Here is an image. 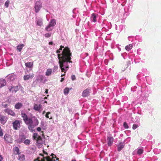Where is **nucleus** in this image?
Returning <instances> with one entry per match:
<instances>
[{
  "mask_svg": "<svg viewBox=\"0 0 161 161\" xmlns=\"http://www.w3.org/2000/svg\"><path fill=\"white\" fill-rule=\"evenodd\" d=\"M44 78V77L42 75H39L38 76V78L36 80H40L41 81H42Z\"/></svg>",
  "mask_w": 161,
  "mask_h": 161,
  "instance_id": "nucleus-27",
  "label": "nucleus"
},
{
  "mask_svg": "<svg viewBox=\"0 0 161 161\" xmlns=\"http://www.w3.org/2000/svg\"><path fill=\"white\" fill-rule=\"evenodd\" d=\"M35 76L33 73L25 75L23 77V79L25 80H27L30 79L32 78Z\"/></svg>",
  "mask_w": 161,
  "mask_h": 161,
  "instance_id": "nucleus-8",
  "label": "nucleus"
},
{
  "mask_svg": "<svg viewBox=\"0 0 161 161\" xmlns=\"http://www.w3.org/2000/svg\"><path fill=\"white\" fill-rule=\"evenodd\" d=\"M51 114L50 112H48L46 114L45 117L47 118H49V115L50 114Z\"/></svg>",
  "mask_w": 161,
  "mask_h": 161,
  "instance_id": "nucleus-38",
  "label": "nucleus"
},
{
  "mask_svg": "<svg viewBox=\"0 0 161 161\" xmlns=\"http://www.w3.org/2000/svg\"><path fill=\"white\" fill-rule=\"evenodd\" d=\"M37 130L38 131H40L41 130V129L40 127H38L37 128Z\"/></svg>",
  "mask_w": 161,
  "mask_h": 161,
  "instance_id": "nucleus-42",
  "label": "nucleus"
},
{
  "mask_svg": "<svg viewBox=\"0 0 161 161\" xmlns=\"http://www.w3.org/2000/svg\"><path fill=\"white\" fill-rule=\"evenodd\" d=\"M123 126L125 129H128L129 128V126L126 122H124L123 123Z\"/></svg>",
  "mask_w": 161,
  "mask_h": 161,
  "instance_id": "nucleus-33",
  "label": "nucleus"
},
{
  "mask_svg": "<svg viewBox=\"0 0 161 161\" xmlns=\"http://www.w3.org/2000/svg\"><path fill=\"white\" fill-rule=\"evenodd\" d=\"M25 66L29 68H31L33 67V64L32 62H28L25 63Z\"/></svg>",
  "mask_w": 161,
  "mask_h": 161,
  "instance_id": "nucleus-21",
  "label": "nucleus"
},
{
  "mask_svg": "<svg viewBox=\"0 0 161 161\" xmlns=\"http://www.w3.org/2000/svg\"><path fill=\"white\" fill-rule=\"evenodd\" d=\"M22 106V103H18L15 104V107L16 109H20Z\"/></svg>",
  "mask_w": 161,
  "mask_h": 161,
  "instance_id": "nucleus-24",
  "label": "nucleus"
},
{
  "mask_svg": "<svg viewBox=\"0 0 161 161\" xmlns=\"http://www.w3.org/2000/svg\"><path fill=\"white\" fill-rule=\"evenodd\" d=\"M42 107L41 104L34 103L33 106V109L36 111H39Z\"/></svg>",
  "mask_w": 161,
  "mask_h": 161,
  "instance_id": "nucleus-10",
  "label": "nucleus"
},
{
  "mask_svg": "<svg viewBox=\"0 0 161 161\" xmlns=\"http://www.w3.org/2000/svg\"><path fill=\"white\" fill-rule=\"evenodd\" d=\"M6 84V81L5 79H0V88L3 87Z\"/></svg>",
  "mask_w": 161,
  "mask_h": 161,
  "instance_id": "nucleus-14",
  "label": "nucleus"
},
{
  "mask_svg": "<svg viewBox=\"0 0 161 161\" xmlns=\"http://www.w3.org/2000/svg\"><path fill=\"white\" fill-rule=\"evenodd\" d=\"M37 25L40 26L42 25V22L41 20H38L37 23Z\"/></svg>",
  "mask_w": 161,
  "mask_h": 161,
  "instance_id": "nucleus-30",
  "label": "nucleus"
},
{
  "mask_svg": "<svg viewBox=\"0 0 161 161\" xmlns=\"http://www.w3.org/2000/svg\"><path fill=\"white\" fill-rule=\"evenodd\" d=\"M24 143L26 145H28L30 144V141L29 139H26L24 141Z\"/></svg>",
  "mask_w": 161,
  "mask_h": 161,
  "instance_id": "nucleus-29",
  "label": "nucleus"
},
{
  "mask_svg": "<svg viewBox=\"0 0 161 161\" xmlns=\"http://www.w3.org/2000/svg\"><path fill=\"white\" fill-rule=\"evenodd\" d=\"M39 155H41V156H42V158H45L46 157H44V155L42 154H39Z\"/></svg>",
  "mask_w": 161,
  "mask_h": 161,
  "instance_id": "nucleus-44",
  "label": "nucleus"
},
{
  "mask_svg": "<svg viewBox=\"0 0 161 161\" xmlns=\"http://www.w3.org/2000/svg\"><path fill=\"white\" fill-rule=\"evenodd\" d=\"M33 138L34 139L36 140V143L38 146H40L44 142L41 137L40 136H38L37 133H34Z\"/></svg>",
  "mask_w": 161,
  "mask_h": 161,
  "instance_id": "nucleus-3",
  "label": "nucleus"
},
{
  "mask_svg": "<svg viewBox=\"0 0 161 161\" xmlns=\"http://www.w3.org/2000/svg\"><path fill=\"white\" fill-rule=\"evenodd\" d=\"M49 44L50 45H52L53 44V42H51L49 43Z\"/></svg>",
  "mask_w": 161,
  "mask_h": 161,
  "instance_id": "nucleus-47",
  "label": "nucleus"
},
{
  "mask_svg": "<svg viewBox=\"0 0 161 161\" xmlns=\"http://www.w3.org/2000/svg\"><path fill=\"white\" fill-rule=\"evenodd\" d=\"M56 24L55 19H53L51 20L49 25L53 27Z\"/></svg>",
  "mask_w": 161,
  "mask_h": 161,
  "instance_id": "nucleus-20",
  "label": "nucleus"
},
{
  "mask_svg": "<svg viewBox=\"0 0 161 161\" xmlns=\"http://www.w3.org/2000/svg\"><path fill=\"white\" fill-rule=\"evenodd\" d=\"M56 160H58V161L59 160V158H57L56 157Z\"/></svg>",
  "mask_w": 161,
  "mask_h": 161,
  "instance_id": "nucleus-51",
  "label": "nucleus"
},
{
  "mask_svg": "<svg viewBox=\"0 0 161 161\" xmlns=\"http://www.w3.org/2000/svg\"><path fill=\"white\" fill-rule=\"evenodd\" d=\"M5 112H7L8 114L14 116L15 115V113L11 110L7 109L6 110Z\"/></svg>",
  "mask_w": 161,
  "mask_h": 161,
  "instance_id": "nucleus-17",
  "label": "nucleus"
},
{
  "mask_svg": "<svg viewBox=\"0 0 161 161\" xmlns=\"http://www.w3.org/2000/svg\"><path fill=\"white\" fill-rule=\"evenodd\" d=\"M4 139V141H6L8 143H12V140L11 138V137L8 134H5Z\"/></svg>",
  "mask_w": 161,
  "mask_h": 161,
  "instance_id": "nucleus-5",
  "label": "nucleus"
},
{
  "mask_svg": "<svg viewBox=\"0 0 161 161\" xmlns=\"http://www.w3.org/2000/svg\"><path fill=\"white\" fill-rule=\"evenodd\" d=\"M14 151L16 152V154H19V149L17 147H15L14 148Z\"/></svg>",
  "mask_w": 161,
  "mask_h": 161,
  "instance_id": "nucleus-34",
  "label": "nucleus"
},
{
  "mask_svg": "<svg viewBox=\"0 0 161 161\" xmlns=\"http://www.w3.org/2000/svg\"><path fill=\"white\" fill-rule=\"evenodd\" d=\"M42 136H44L43 131H42Z\"/></svg>",
  "mask_w": 161,
  "mask_h": 161,
  "instance_id": "nucleus-52",
  "label": "nucleus"
},
{
  "mask_svg": "<svg viewBox=\"0 0 161 161\" xmlns=\"http://www.w3.org/2000/svg\"><path fill=\"white\" fill-rule=\"evenodd\" d=\"M125 144L124 142H119L117 145L118 151H120L124 147Z\"/></svg>",
  "mask_w": 161,
  "mask_h": 161,
  "instance_id": "nucleus-13",
  "label": "nucleus"
},
{
  "mask_svg": "<svg viewBox=\"0 0 161 161\" xmlns=\"http://www.w3.org/2000/svg\"><path fill=\"white\" fill-rule=\"evenodd\" d=\"M65 75V73H64V74H62V75H61V77H62V76H64V75Z\"/></svg>",
  "mask_w": 161,
  "mask_h": 161,
  "instance_id": "nucleus-49",
  "label": "nucleus"
},
{
  "mask_svg": "<svg viewBox=\"0 0 161 161\" xmlns=\"http://www.w3.org/2000/svg\"><path fill=\"white\" fill-rule=\"evenodd\" d=\"M2 159V157L1 156H0V161H1Z\"/></svg>",
  "mask_w": 161,
  "mask_h": 161,
  "instance_id": "nucleus-48",
  "label": "nucleus"
},
{
  "mask_svg": "<svg viewBox=\"0 0 161 161\" xmlns=\"http://www.w3.org/2000/svg\"><path fill=\"white\" fill-rule=\"evenodd\" d=\"M51 156H52V158H51L49 156H47V157H48L50 159L52 160V161H55L56 160L54 158H56V155L52 153L51 154Z\"/></svg>",
  "mask_w": 161,
  "mask_h": 161,
  "instance_id": "nucleus-28",
  "label": "nucleus"
},
{
  "mask_svg": "<svg viewBox=\"0 0 161 161\" xmlns=\"http://www.w3.org/2000/svg\"><path fill=\"white\" fill-rule=\"evenodd\" d=\"M58 66L57 65L55 66L53 68V72H54L58 69Z\"/></svg>",
  "mask_w": 161,
  "mask_h": 161,
  "instance_id": "nucleus-37",
  "label": "nucleus"
},
{
  "mask_svg": "<svg viewBox=\"0 0 161 161\" xmlns=\"http://www.w3.org/2000/svg\"><path fill=\"white\" fill-rule=\"evenodd\" d=\"M71 161H76L75 160L73 159V160H72Z\"/></svg>",
  "mask_w": 161,
  "mask_h": 161,
  "instance_id": "nucleus-53",
  "label": "nucleus"
},
{
  "mask_svg": "<svg viewBox=\"0 0 161 161\" xmlns=\"http://www.w3.org/2000/svg\"><path fill=\"white\" fill-rule=\"evenodd\" d=\"M108 144L109 146H110L113 144L114 138L112 136H108L107 138Z\"/></svg>",
  "mask_w": 161,
  "mask_h": 161,
  "instance_id": "nucleus-11",
  "label": "nucleus"
},
{
  "mask_svg": "<svg viewBox=\"0 0 161 161\" xmlns=\"http://www.w3.org/2000/svg\"><path fill=\"white\" fill-rule=\"evenodd\" d=\"M40 158L38 157L37 158L34 159V161H52V160L50 159L48 157H46L45 158H41L40 160Z\"/></svg>",
  "mask_w": 161,
  "mask_h": 161,
  "instance_id": "nucleus-7",
  "label": "nucleus"
},
{
  "mask_svg": "<svg viewBox=\"0 0 161 161\" xmlns=\"http://www.w3.org/2000/svg\"><path fill=\"white\" fill-rule=\"evenodd\" d=\"M60 52L58 49L56 51V53H58V57L59 67L61 71L65 73L69 68L68 63L72 62L71 60L72 53L70 49L67 47H64L61 53L60 54Z\"/></svg>",
  "mask_w": 161,
  "mask_h": 161,
  "instance_id": "nucleus-1",
  "label": "nucleus"
},
{
  "mask_svg": "<svg viewBox=\"0 0 161 161\" xmlns=\"http://www.w3.org/2000/svg\"><path fill=\"white\" fill-rule=\"evenodd\" d=\"M51 33H47L45 35V36L46 37L48 38L50 37L51 36Z\"/></svg>",
  "mask_w": 161,
  "mask_h": 161,
  "instance_id": "nucleus-36",
  "label": "nucleus"
},
{
  "mask_svg": "<svg viewBox=\"0 0 161 161\" xmlns=\"http://www.w3.org/2000/svg\"><path fill=\"white\" fill-rule=\"evenodd\" d=\"M132 45L130 44L125 47V49L126 50L129 51L132 48Z\"/></svg>",
  "mask_w": 161,
  "mask_h": 161,
  "instance_id": "nucleus-25",
  "label": "nucleus"
},
{
  "mask_svg": "<svg viewBox=\"0 0 161 161\" xmlns=\"http://www.w3.org/2000/svg\"><path fill=\"white\" fill-rule=\"evenodd\" d=\"M10 3V2L9 0H7L5 3L4 5L6 8H8V7Z\"/></svg>",
  "mask_w": 161,
  "mask_h": 161,
  "instance_id": "nucleus-32",
  "label": "nucleus"
},
{
  "mask_svg": "<svg viewBox=\"0 0 161 161\" xmlns=\"http://www.w3.org/2000/svg\"><path fill=\"white\" fill-rule=\"evenodd\" d=\"M9 90L10 92H12V93H16L18 90V86H11L9 87Z\"/></svg>",
  "mask_w": 161,
  "mask_h": 161,
  "instance_id": "nucleus-9",
  "label": "nucleus"
},
{
  "mask_svg": "<svg viewBox=\"0 0 161 161\" xmlns=\"http://www.w3.org/2000/svg\"><path fill=\"white\" fill-rule=\"evenodd\" d=\"M90 90V89L87 88L84 90L82 93V96L83 97H85L88 96L89 94Z\"/></svg>",
  "mask_w": 161,
  "mask_h": 161,
  "instance_id": "nucleus-12",
  "label": "nucleus"
},
{
  "mask_svg": "<svg viewBox=\"0 0 161 161\" xmlns=\"http://www.w3.org/2000/svg\"><path fill=\"white\" fill-rule=\"evenodd\" d=\"M143 152V150L142 149H138L137 151V153L138 154L140 155Z\"/></svg>",
  "mask_w": 161,
  "mask_h": 161,
  "instance_id": "nucleus-31",
  "label": "nucleus"
},
{
  "mask_svg": "<svg viewBox=\"0 0 161 161\" xmlns=\"http://www.w3.org/2000/svg\"><path fill=\"white\" fill-rule=\"evenodd\" d=\"M44 103H47V102L46 101H45V102H44Z\"/></svg>",
  "mask_w": 161,
  "mask_h": 161,
  "instance_id": "nucleus-55",
  "label": "nucleus"
},
{
  "mask_svg": "<svg viewBox=\"0 0 161 161\" xmlns=\"http://www.w3.org/2000/svg\"><path fill=\"white\" fill-rule=\"evenodd\" d=\"M52 70L51 69H47L45 73V75L47 76H49L51 75H52Z\"/></svg>",
  "mask_w": 161,
  "mask_h": 161,
  "instance_id": "nucleus-16",
  "label": "nucleus"
},
{
  "mask_svg": "<svg viewBox=\"0 0 161 161\" xmlns=\"http://www.w3.org/2000/svg\"><path fill=\"white\" fill-rule=\"evenodd\" d=\"M64 80V78H61V80H60V81L62 82Z\"/></svg>",
  "mask_w": 161,
  "mask_h": 161,
  "instance_id": "nucleus-46",
  "label": "nucleus"
},
{
  "mask_svg": "<svg viewBox=\"0 0 161 161\" xmlns=\"http://www.w3.org/2000/svg\"><path fill=\"white\" fill-rule=\"evenodd\" d=\"M13 125L14 128L15 130L18 129V128H19L20 124L19 121L18 120H15L13 123Z\"/></svg>",
  "mask_w": 161,
  "mask_h": 161,
  "instance_id": "nucleus-6",
  "label": "nucleus"
},
{
  "mask_svg": "<svg viewBox=\"0 0 161 161\" xmlns=\"http://www.w3.org/2000/svg\"><path fill=\"white\" fill-rule=\"evenodd\" d=\"M97 16L95 14L93 13L92 14L91 17V20L94 22L97 21Z\"/></svg>",
  "mask_w": 161,
  "mask_h": 161,
  "instance_id": "nucleus-15",
  "label": "nucleus"
},
{
  "mask_svg": "<svg viewBox=\"0 0 161 161\" xmlns=\"http://www.w3.org/2000/svg\"><path fill=\"white\" fill-rule=\"evenodd\" d=\"M25 45L24 44H21L19 45L18 46H17V49L18 50L19 52H20L23 47Z\"/></svg>",
  "mask_w": 161,
  "mask_h": 161,
  "instance_id": "nucleus-18",
  "label": "nucleus"
},
{
  "mask_svg": "<svg viewBox=\"0 0 161 161\" xmlns=\"http://www.w3.org/2000/svg\"><path fill=\"white\" fill-rule=\"evenodd\" d=\"M62 48H64V47L62 46H60V48L59 49V50L60 51V50H62Z\"/></svg>",
  "mask_w": 161,
  "mask_h": 161,
  "instance_id": "nucleus-41",
  "label": "nucleus"
},
{
  "mask_svg": "<svg viewBox=\"0 0 161 161\" xmlns=\"http://www.w3.org/2000/svg\"><path fill=\"white\" fill-rule=\"evenodd\" d=\"M48 90L47 89H46L45 90V92L46 93V94H47L48 93Z\"/></svg>",
  "mask_w": 161,
  "mask_h": 161,
  "instance_id": "nucleus-45",
  "label": "nucleus"
},
{
  "mask_svg": "<svg viewBox=\"0 0 161 161\" xmlns=\"http://www.w3.org/2000/svg\"><path fill=\"white\" fill-rule=\"evenodd\" d=\"M42 7V5L41 3L39 1H37L36 2L35 6V12L37 13L39 12Z\"/></svg>",
  "mask_w": 161,
  "mask_h": 161,
  "instance_id": "nucleus-4",
  "label": "nucleus"
},
{
  "mask_svg": "<svg viewBox=\"0 0 161 161\" xmlns=\"http://www.w3.org/2000/svg\"><path fill=\"white\" fill-rule=\"evenodd\" d=\"M45 113V111H44L43 112L42 114H44Z\"/></svg>",
  "mask_w": 161,
  "mask_h": 161,
  "instance_id": "nucleus-50",
  "label": "nucleus"
},
{
  "mask_svg": "<svg viewBox=\"0 0 161 161\" xmlns=\"http://www.w3.org/2000/svg\"><path fill=\"white\" fill-rule=\"evenodd\" d=\"M43 153L45 154H46L47 155H48V153H47L45 151H44V150L43 151Z\"/></svg>",
  "mask_w": 161,
  "mask_h": 161,
  "instance_id": "nucleus-43",
  "label": "nucleus"
},
{
  "mask_svg": "<svg viewBox=\"0 0 161 161\" xmlns=\"http://www.w3.org/2000/svg\"><path fill=\"white\" fill-rule=\"evenodd\" d=\"M75 77L74 75H73L71 76V79L72 80H74L75 79Z\"/></svg>",
  "mask_w": 161,
  "mask_h": 161,
  "instance_id": "nucleus-40",
  "label": "nucleus"
},
{
  "mask_svg": "<svg viewBox=\"0 0 161 161\" xmlns=\"http://www.w3.org/2000/svg\"><path fill=\"white\" fill-rule=\"evenodd\" d=\"M53 26H52L48 25L45 29V30L47 31H52L53 30Z\"/></svg>",
  "mask_w": 161,
  "mask_h": 161,
  "instance_id": "nucleus-26",
  "label": "nucleus"
},
{
  "mask_svg": "<svg viewBox=\"0 0 161 161\" xmlns=\"http://www.w3.org/2000/svg\"><path fill=\"white\" fill-rule=\"evenodd\" d=\"M21 116L25 123L28 125V129L30 131H33V129L38 125V120L35 116L28 118L27 115L25 113H21Z\"/></svg>",
  "mask_w": 161,
  "mask_h": 161,
  "instance_id": "nucleus-2",
  "label": "nucleus"
},
{
  "mask_svg": "<svg viewBox=\"0 0 161 161\" xmlns=\"http://www.w3.org/2000/svg\"><path fill=\"white\" fill-rule=\"evenodd\" d=\"M3 135V133L2 131V130L0 128V136H2Z\"/></svg>",
  "mask_w": 161,
  "mask_h": 161,
  "instance_id": "nucleus-39",
  "label": "nucleus"
},
{
  "mask_svg": "<svg viewBox=\"0 0 161 161\" xmlns=\"http://www.w3.org/2000/svg\"><path fill=\"white\" fill-rule=\"evenodd\" d=\"M49 119H52V117H51V118H49Z\"/></svg>",
  "mask_w": 161,
  "mask_h": 161,
  "instance_id": "nucleus-56",
  "label": "nucleus"
},
{
  "mask_svg": "<svg viewBox=\"0 0 161 161\" xmlns=\"http://www.w3.org/2000/svg\"><path fill=\"white\" fill-rule=\"evenodd\" d=\"M19 159L20 161H24L25 160V156L23 154H20L19 156Z\"/></svg>",
  "mask_w": 161,
  "mask_h": 161,
  "instance_id": "nucleus-23",
  "label": "nucleus"
},
{
  "mask_svg": "<svg viewBox=\"0 0 161 161\" xmlns=\"http://www.w3.org/2000/svg\"><path fill=\"white\" fill-rule=\"evenodd\" d=\"M0 122L3 124H4L6 122L5 117L4 116H0Z\"/></svg>",
  "mask_w": 161,
  "mask_h": 161,
  "instance_id": "nucleus-19",
  "label": "nucleus"
},
{
  "mask_svg": "<svg viewBox=\"0 0 161 161\" xmlns=\"http://www.w3.org/2000/svg\"><path fill=\"white\" fill-rule=\"evenodd\" d=\"M72 88H70L69 89V88L66 87L65 88L64 91V93L65 95H66L68 94L69 90H72Z\"/></svg>",
  "mask_w": 161,
  "mask_h": 161,
  "instance_id": "nucleus-22",
  "label": "nucleus"
},
{
  "mask_svg": "<svg viewBox=\"0 0 161 161\" xmlns=\"http://www.w3.org/2000/svg\"><path fill=\"white\" fill-rule=\"evenodd\" d=\"M138 127V125H137L135 124H134V125H133V126H132V129L133 130H135Z\"/></svg>",
  "mask_w": 161,
  "mask_h": 161,
  "instance_id": "nucleus-35",
  "label": "nucleus"
},
{
  "mask_svg": "<svg viewBox=\"0 0 161 161\" xmlns=\"http://www.w3.org/2000/svg\"><path fill=\"white\" fill-rule=\"evenodd\" d=\"M44 99H47V97H44Z\"/></svg>",
  "mask_w": 161,
  "mask_h": 161,
  "instance_id": "nucleus-54",
  "label": "nucleus"
}]
</instances>
